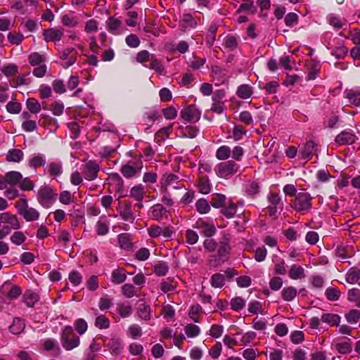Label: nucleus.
I'll return each mask as SVG.
<instances>
[{
  "label": "nucleus",
  "mask_w": 360,
  "mask_h": 360,
  "mask_svg": "<svg viewBox=\"0 0 360 360\" xmlns=\"http://www.w3.org/2000/svg\"><path fill=\"white\" fill-rule=\"evenodd\" d=\"M44 348L47 351H53L56 355L60 354V347L54 339H46L44 342Z\"/></svg>",
  "instance_id": "obj_48"
},
{
  "label": "nucleus",
  "mask_w": 360,
  "mask_h": 360,
  "mask_svg": "<svg viewBox=\"0 0 360 360\" xmlns=\"http://www.w3.org/2000/svg\"><path fill=\"white\" fill-rule=\"evenodd\" d=\"M356 140V135L351 131H342L335 137V142L337 145H350Z\"/></svg>",
  "instance_id": "obj_12"
},
{
  "label": "nucleus",
  "mask_w": 360,
  "mask_h": 360,
  "mask_svg": "<svg viewBox=\"0 0 360 360\" xmlns=\"http://www.w3.org/2000/svg\"><path fill=\"white\" fill-rule=\"evenodd\" d=\"M43 35L46 41H58L63 36V32L56 28H50L44 31Z\"/></svg>",
  "instance_id": "obj_16"
},
{
  "label": "nucleus",
  "mask_w": 360,
  "mask_h": 360,
  "mask_svg": "<svg viewBox=\"0 0 360 360\" xmlns=\"http://www.w3.org/2000/svg\"><path fill=\"white\" fill-rule=\"evenodd\" d=\"M105 345L109 348L111 354L115 355L119 354L122 349L121 341L117 338H110L108 343H105Z\"/></svg>",
  "instance_id": "obj_22"
},
{
  "label": "nucleus",
  "mask_w": 360,
  "mask_h": 360,
  "mask_svg": "<svg viewBox=\"0 0 360 360\" xmlns=\"http://www.w3.org/2000/svg\"><path fill=\"white\" fill-rule=\"evenodd\" d=\"M237 205L232 202H229L221 209V213L227 218L230 219L235 216L237 212Z\"/></svg>",
  "instance_id": "obj_33"
},
{
  "label": "nucleus",
  "mask_w": 360,
  "mask_h": 360,
  "mask_svg": "<svg viewBox=\"0 0 360 360\" xmlns=\"http://www.w3.org/2000/svg\"><path fill=\"white\" fill-rule=\"evenodd\" d=\"M198 187L201 193H209L211 191V186L208 178L207 176H201L198 181Z\"/></svg>",
  "instance_id": "obj_44"
},
{
  "label": "nucleus",
  "mask_w": 360,
  "mask_h": 360,
  "mask_svg": "<svg viewBox=\"0 0 360 360\" xmlns=\"http://www.w3.org/2000/svg\"><path fill=\"white\" fill-rule=\"evenodd\" d=\"M224 46L229 50H234L238 46L237 38L232 35H228L224 38Z\"/></svg>",
  "instance_id": "obj_56"
},
{
  "label": "nucleus",
  "mask_w": 360,
  "mask_h": 360,
  "mask_svg": "<svg viewBox=\"0 0 360 360\" xmlns=\"http://www.w3.org/2000/svg\"><path fill=\"white\" fill-rule=\"evenodd\" d=\"M22 30L25 32H33L37 30V21L32 19L23 20L20 24Z\"/></svg>",
  "instance_id": "obj_50"
},
{
  "label": "nucleus",
  "mask_w": 360,
  "mask_h": 360,
  "mask_svg": "<svg viewBox=\"0 0 360 360\" xmlns=\"http://www.w3.org/2000/svg\"><path fill=\"white\" fill-rule=\"evenodd\" d=\"M222 351V345L220 342H217L214 345H213L211 349L209 350V354L210 356L214 359H218Z\"/></svg>",
  "instance_id": "obj_64"
},
{
  "label": "nucleus",
  "mask_w": 360,
  "mask_h": 360,
  "mask_svg": "<svg viewBox=\"0 0 360 360\" xmlns=\"http://www.w3.org/2000/svg\"><path fill=\"white\" fill-rule=\"evenodd\" d=\"M25 324L20 318H14L12 324L9 327L11 333L14 335L20 334L25 329Z\"/></svg>",
  "instance_id": "obj_27"
},
{
  "label": "nucleus",
  "mask_w": 360,
  "mask_h": 360,
  "mask_svg": "<svg viewBox=\"0 0 360 360\" xmlns=\"http://www.w3.org/2000/svg\"><path fill=\"white\" fill-rule=\"evenodd\" d=\"M46 160L42 155H37L32 157L29 161V165L31 167L37 169L44 165Z\"/></svg>",
  "instance_id": "obj_55"
},
{
  "label": "nucleus",
  "mask_w": 360,
  "mask_h": 360,
  "mask_svg": "<svg viewBox=\"0 0 360 360\" xmlns=\"http://www.w3.org/2000/svg\"><path fill=\"white\" fill-rule=\"evenodd\" d=\"M26 106L30 112L33 114H37L41 110V104L34 98H29L26 101Z\"/></svg>",
  "instance_id": "obj_42"
},
{
  "label": "nucleus",
  "mask_w": 360,
  "mask_h": 360,
  "mask_svg": "<svg viewBox=\"0 0 360 360\" xmlns=\"http://www.w3.org/2000/svg\"><path fill=\"white\" fill-rule=\"evenodd\" d=\"M117 311L122 318H127L132 314V307L129 303H120Z\"/></svg>",
  "instance_id": "obj_35"
},
{
  "label": "nucleus",
  "mask_w": 360,
  "mask_h": 360,
  "mask_svg": "<svg viewBox=\"0 0 360 360\" xmlns=\"http://www.w3.org/2000/svg\"><path fill=\"white\" fill-rule=\"evenodd\" d=\"M0 221L9 224L11 229H19L20 228V223L17 216L9 212L1 213L0 214Z\"/></svg>",
  "instance_id": "obj_15"
},
{
  "label": "nucleus",
  "mask_w": 360,
  "mask_h": 360,
  "mask_svg": "<svg viewBox=\"0 0 360 360\" xmlns=\"http://www.w3.org/2000/svg\"><path fill=\"white\" fill-rule=\"evenodd\" d=\"M136 315L139 319L144 321H149L151 319L150 306L145 302L143 300H139L136 308Z\"/></svg>",
  "instance_id": "obj_13"
},
{
  "label": "nucleus",
  "mask_w": 360,
  "mask_h": 360,
  "mask_svg": "<svg viewBox=\"0 0 360 360\" xmlns=\"http://www.w3.org/2000/svg\"><path fill=\"white\" fill-rule=\"evenodd\" d=\"M210 284L213 288H221L225 284V276L224 274L216 273L210 278Z\"/></svg>",
  "instance_id": "obj_41"
},
{
  "label": "nucleus",
  "mask_w": 360,
  "mask_h": 360,
  "mask_svg": "<svg viewBox=\"0 0 360 360\" xmlns=\"http://www.w3.org/2000/svg\"><path fill=\"white\" fill-rule=\"evenodd\" d=\"M127 279L126 270L121 267H117L112 272V282L114 284H121Z\"/></svg>",
  "instance_id": "obj_21"
},
{
  "label": "nucleus",
  "mask_w": 360,
  "mask_h": 360,
  "mask_svg": "<svg viewBox=\"0 0 360 360\" xmlns=\"http://www.w3.org/2000/svg\"><path fill=\"white\" fill-rule=\"evenodd\" d=\"M178 130L182 138L194 139L199 133V129L196 127L191 125L180 126Z\"/></svg>",
  "instance_id": "obj_17"
},
{
  "label": "nucleus",
  "mask_w": 360,
  "mask_h": 360,
  "mask_svg": "<svg viewBox=\"0 0 360 360\" xmlns=\"http://www.w3.org/2000/svg\"><path fill=\"white\" fill-rule=\"evenodd\" d=\"M100 165L96 161L89 160L84 166L82 174L87 181H93L98 177Z\"/></svg>",
  "instance_id": "obj_8"
},
{
  "label": "nucleus",
  "mask_w": 360,
  "mask_h": 360,
  "mask_svg": "<svg viewBox=\"0 0 360 360\" xmlns=\"http://www.w3.org/2000/svg\"><path fill=\"white\" fill-rule=\"evenodd\" d=\"M360 279V270L352 267L349 269L346 275V281L350 284H354Z\"/></svg>",
  "instance_id": "obj_38"
},
{
  "label": "nucleus",
  "mask_w": 360,
  "mask_h": 360,
  "mask_svg": "<svg viewBox=\"0 0 360 360\" xmlns=\"http://www.w3.org/2000/svg\"><path fill=\"white\" fill-rule=\"evenodd\" d=\"M231 154V148L227 146H220L216 152V158L219 160H227Z\"/></svg>",
  "instance_id": "obj_47"
},
{
  "label": "nucleus",
  "mask_w": 360,
  "mask_h": 360,
  "mask_svg": "<svg viewBox=\"0 0 360 360\" xmlns=\"http://www.w3.org/2000/svg\"><path fill=\"white\" fill-rule=\"evenodd\" d=\"M360 91L349 90L347 92V98L349 99L350 104L355 106L360 105Z\"/></svg>",
  "instance_id": "obj_52"
},
{
  "label": "nucleus",
  "mask_w": 360,
  "mask_h": 360,
  "mask_svg": "<svg viewBox=\"0 0 360 360\" xmlns=\"http://www.w3.org/2000/svg\"><path fill=\"white\" fill-rule=\"evenodd\" d=\"M274 263V272L276 274L285 275L287 272L284 259L275 256L273 259Z\"/></svg>",
  "instance_id": "obj_34"
},
{
  "label": "nucleus",
  "mask_w": 360,
  "mask_h": 360,
  "mask_svg": "<svg viewBox=\"0 0 360 360\" xmlns=\"http://www.w3.org/2000/svg\"><path fill=\"white\" fill-rule=\"evenodd\" d=\"M199 228L200 233L209 238L215 235L217 232L214 225L204 221L199 224Z\"/></svg>",
  "instance_id": "obj_28"
},
{
  "label": "nucleus",
  "mask_w": 360,
  "mask_h": 360,
  "mask_svg": "<svg viewBox=\"0 0 360 360\" xmlns=\"http://www.w3.org/2000/svg\"><path fill=\"white\" fill-rule=\"evenodd\" d=\"M252 93V89L249 84H241L238 87L236 91V95L242 99L250 98Z\"/></svg>",
  "instance_id": "obj_29"
},
{
  "label": "nucleus",
  "mask_w": 360,
  "mask_h": 360,
  "mask_svg": "<svg viewBox=\"0 0 360 360\" xmlns=\"http://www.w3.org/2000/svg\"><path fill=\"white\" fill-rule=\"evenodd\" d=\"M60 341L63 347L65 350H72L79 345V338L75 333L73 328L70 326H66L61 334Z\"/></svg>",
  "instance_id": "obj_3"
},
{
  "label": "nucleus",
  "mask_w": 360,
  "mask_h": 360,
  "mask_svg": "<svg viewBox=\"0 0 360 360\" xmlns=\"http://www.w3.org/2000/svg\"><path fill=\"white\" fill-rule=\"evenodd\" d=\"M46 57L44 55H41L37 52L32 53L28 56V61L32 66H37L43 64L45 61Z\"/></svg>",
  "instance_id": "obj_43"
},
{
  "label": "nucleus",
  "mask_w": 360,
  "mask_h": 360,
  "mask_svg": "<svg viewBox=\"0 0 360 360\" xmlns=\"http://www.w3.org/2000/svg\"><path fill=\"white\" fill-rule=\"evenodd\" d=\"M169 271V266L165 262H158L153 266V272L158 276H164Z\"/></svg>",
  "instance_id": "obj_53"
},
{
  "label": "nucleus",
  "mask_w": 360,
  "mask_h": 360,
  "mask_svg": "<svg viewBox=\"0 0 360 360\" xmlns=\"http://www.w3.org/2000/svg\"><path fill=\"white\" fill-rule=\"evenodd\" d=\"M77 51L74 48H66L64 50L60 51L59 58L63 60L61 63L64 68H67L72 65L77 60Z\"/></svg>",
  "instance_id": "obj_7"
},
{
  "label": "nucleus",
  "mask_w": 360,
  "mask_h": 360,
  "mask_svg": "<svg viewBox=\"0 0 360 360\" xmlns=\"http://www.w3.org/2000/svg\"><path fill=\"white\" fill-rule=\"evenodd\" d=\"M143 167L142 155H136L124 163L120 171L126 179H131L140 176Z\"/></svg>",
  "instance_id": "obj_1"
},
{
  "label": "nucleus",
  "mask_w": 360,
  "mask_h": 360,
  "mask_svg": "<svg viewBox=\"0 0 360 360\" xmlns=\"http://www.w3.org/2000/svg\"><path fill=\"white\" fill-rule=\"evenodd\" d=\"M127 335L133 339L138 338L142 335L141 328L138 324H132L127 330Z\"/></svg>",
  "instance_id": "obj_61"
},
{
  "label": "nucleus",
  "mask_w": 360,
  "mask_h": 360,
  "mask_svg": "<svg viewBox=\"0 0 360 360\" xmlns=\"http://www.w3.org/2000/svg\"><path fill=\"white\" fill-rule=\"evenodd\" d=\"M22 216L27 221H37L39 218V212L33 207H28Z\"/></svg>",
  "instance_id": "obj_45"
},
{
  "label": "nucleus",
  "mask_w": 360,
  "mask_h": 360,
  "mask_svg": "<svg viewBox=\"0 0 360 360\" xmlns=\"http://www.w3.org/2000/svg\"><path fill=\"white\" fill-rule=\"evenodd\" d=\"M312 197L308 193H298L291 203L292 207L297 212H307L312 207Z\"/></svg>",
  "instance_id": "obj_4"
},
{
  "label": "nucleus",
  "mask_w": 360,
  "mask_h": 360,
  "mask_svg": "<svg viewBox=\"0 0 360 360\" xmlns=\"http://www.w3.org/2000/svg\"><path fill=\"white\" fill-rule=\"evenodd\" d=\"M39 301V295L32 290H27L22 296V302L28 307H32Z\"/></svg>",
  "instance_id": "obj_26"
},
{
  "label": "nucleus",
  "mask_w": 360,
  "mask_h": 360,
  "mask_svg": "<svg viewBox=\"0 0 360 360\" xmlns=\"http://www.w3.org/2000/svg\"><path fill=\"white\" fill-rule=\"evenodd\" d=\"M184 185L180 177L172 173H165L160 181V191L162 193H172L173 191L181 190Z\"/></svg>",
  "instance_id": "obj_2"
},
{
  "label": "nucleus",
  "mask_w": 360,
  "mask_h": 360,
  "mask_svg": "<svg viewBox=\"0 0 360 360\" xmlns=\"http://www.w3.org/2000/svg\"><path fill=\"white\" fill-rule=\"evenodd\" d=\"M121 25V20L115 17H111L107 21L108 30L114 34L117 33Z\"/></svg>",
  "instance_id": "obj_49"
},
{
  "label": "nucleus",
  "mask_w": 360,
  "mask_h": 360,
  "mask_svg": "<svg viewBox=\"0 0 360 360\" xmlns=\"http://www.w3.org/2000/svg\"><path fill=\"white\" fill-rule=\"evenodd\" d=\"M145 194L144 187L141 184L132 187L129 191V196L139 202L143 200Z\"/></svg>",
  "instance_id": "obj_24"
},
{
  "label": "nucleus",
  "mask_w": 360,
  "mask_h": 360,
  "mask_svg": "<svg viewBox=\"0 0 360 360\" xmlns=\"http://www.w3.org/2000/svg\"><path fill=\"white\" fill-rule=\"evenodd\" d=\"M345 316L348 323H356L360 319V310L352 309Z\"/></svg>",
  "instance_id": "obj_59"
},
{
  "label": "nucleus",
  "mask_w": 360,
  "mask_h": 360,
  "mask_svg": "<svg viewBox=\"0 0 360 360\" xmlns=\"http://www.w3.org/2000/svg\"><path fill=\"white\" fill-rule=\"evenodd\" d=\"M197 25V21L189 13H184L179 22V26L183 30L188 28H194Z\"/></svg>",
  "instance_id": "obj_20"
},
{
  "label": "nucleus",
  "mask_w": 360,
  "mask_h": 360,
  "mask_svg": "<svg viewBox=\"0 0 360 360\" xmlns=\"http://www.w3.org/2000/svg\"><path fill=\"white\" fill-rule=\"evenodd\" d=\"M110 185L117 193H122L124 189V181L120 175L117 173H112L109 176Z\"/></svg>",
  "instance_id": "obj_18"
},
{
  "label": "nucleus",
  "mask_w": 360,
  "mask_h": 360,
  "mask_svg": "<svg viewBox=\"0 0 360 360\" xmlns=\"http://www.w3.org/2000/svg\"><path fill=\"white\" fill-rule=\"evenodd\" d=\"M200 111L194 105H189L180 112L181 117L189 122H198L200 119Z\"/></svg>",
  "instance_id": "obj_9"
},
{
  "label": "nucleus",
  "mask_w": 360,
  "mask_h": 360,
  "mask_svg": "<svg viewBox=\"0 0 360 360\" xmlns=\"http://www.w3.org/2000/svg\"><path fill=\"white\" fill-rule=\"evenodd\" d=\"M117 240L120 248L127 250L132 248L133 243L131 242V236L129 233H124L120 234Z\"/></svg>",
  "instance_id": "obj_25"
},
{
  "label": "nucleus",
  "mask_w": 360,
  "mask_h": 360,
  "mask_svg": "<svg viewBox=\"0 0 360 360\" xmlns=\"http://www.w3.org/2000/svg\"><path fill=\"white\" fill-rule=\"evenodd\" d=\"M328 23L333 26L335 29H340L345 23V20H341L340 18L334 14H330L328 16Z\"/></svg>",
  "instance_id": "obj_57"
},
{
  "label": "nucleus",
  "mask_w": 360,
  "mask_h": 360,
  "mask_svg": "<svg viewBox=\"0 0 360 360\" xmlns=\"http://www.w3.org/2000/svg\"><path fill=\"white\" fill-rule=\"evenodd\" d=\"M148 214L151 219L160 221L167 218L168 211L162 204L157 203L150 207Z\"/></svg>",
  "instance_id": "obj_10"
},
{
  "label": "nucleus",
  "mask_w": 360,
  "mask_h": 360,
  "mask_svg": "<svg viewBox=\"0 0 360 360\" xmlns=\"http://www.w3.org/2000/svg\"><path fill=\"white\" fill-rule=\"evenodd\" d=\"M268 200L270 205L268 206V210L270 216H274L278 209H283V203L281 202L279 195L276 193H271L268 197Z\"/></svg>",
  "instance_id": "obj_11"
},
{
  "label": "nucleus",
  "mask_w": 360,
  "mask_h": 360,
  "mask_svg": "<svg viewBox=\"0 0 360 360\" xmlns=\"http://www.w3.org/2000/svg\"><path fill=\"white\" fill-rule=\"evenodd\" d=\"M195 208L198 212L204 214L210 211V205L205 198H200L195 202Z\"/></svg>",
  "instance_id": "obj_39"
},
{
  "label": "nucleus",
  "mask_w": 360,
  "mask_h": 360,
  "mask_svg": "<svg viewBox=\"0 0 360 360\" xmlns=\"http://www.w3.org/2000/svg\"><path fill=\"white\" fill-rule=\"evenodd\" d=\"M56 195L51 187L44 186L37 192V200L45 208H49L55 202Z\"/></svg>",
  "instance_id": "obj_6"
},
{
  "label": "nucleus",
  "mask_w": 360,
  "mask_h": 360,
  "mask_svg": "<svg viewBox=\"0 0 360 360\" xmlns=\"http://www.w3.org/2000/svg\"><path fill=\"white\" fill-rule=\"evenodd\" d=\"M120 217L126 221L133 223L134 220V214L131 210V203L129 202H124L120 204L118 207Z\"/></svg>",
  "instance_id": "obj_14"
},
{
  "label": "nucleus",
  "mask_w": 360,
  "mask_h": 360,
  "mask_svg": "<svg viewBox=\"0 0 360 360\" xmlns=\"http://www.w3.org/2000/svg\"><path fill=\"white\" fill-rule=\"evenodd\" d=\"M26 238V236L22 231H15L11 236L10 239L13 244L20 245L25 241Z\"/></svg>",
  "instance_id": "obj_63"
},
{
  "label": "nucleus",
  "mask_w": 360,
  "mask_h": 360,
  "mask_svg": "<svg viewBox=\"0 0 360 360\" xmlns=\"http://www.w3.org/2000/svg\"><path fill=\"white\" fill-rule=\"evenodd\" d=\"M289 277L293 280L301 279L304 277V269L302 266L293 264L288 272Z\"/></svg>",
  "instance_id": "obj_30"
},
{
  "label": "nucleus",
  "mask_w": 360,
  "mask_h": 360,
  "mask_svg": "<svg viewBox=\"0 0 360 360\" xmlns=\"http://www.w3.org/2000/svg\"><path fill=\"white\" fill-rule=\"evenodd\" d=\"M240 166L233 160L220 162L214 168L216 174L223 179H229L236 174Z\"/></svg>",
  "instance_id": "obj_5"
},
{
  "label": "nucleus",
  "mask_w": 360,
  "mask_h": 360,
  "mask_svg": "<svg viewBox=\"0 0 360 360\" xmlns=\"http://www.w3.org/2000/svg\"><path fill=\"white\" fill-rule=\"evenodd\" d=\"M297 295V289L292 286L284 288L281 291L282 298L286 302L292 301Z\"/></svg>",
  "instance_id": "obj_36"
},
{
  "label": "nucleus",
  "mask_w": 360,
  "mask_h": 360,
  "mask_svg": "<svg viewBox=\"0 0 360 360\" xmlns=\"http://www.w3.org/2000/svg\"><path fill=\"white\" fill-rule=\"evenodd\" d=\"M211 205L214 208H221L226 204V196L220 193H214L212 195Z\"/></svg>",
  "instance_id": "obj_40"
},
{
  "label": "nucleus",
  "mask_w": 360,
  "mask_h": 360,
  "mask_svg": "<svg viewBox=\"0 0 360 360\" xmlns=\"http://www.w3.org/2000/svg\"><path fill=\"white\" fill-rule=\"evenodd\" d=\"M22 179V175L20 172L16 171H11L6 173V181L8 185L11 187L17 185Z\"/></svg>",
  "instance_id": "obj_23"
},
{
  "label": "nucleus",
  "mask_w": 360,
  "mask_h": 360,
  "mask_svg": "<svg viewBox=\"0 0 360 360\" xmlns=\"http://www.w3.org/2000/svg\"><path fill=\"white\" fill-rule=\"evenodd\" d=\"M327 299L330 301H336L340 298V292L335 288H328L325 292Z\"/></svg>",
  "instance_id": "obj_62"
},
{
  "label": "nucleus",
  "mask_w": 360,
  "mask_h": 360,
  "mask_svg": "<svg viewBox=\"0 0 360 360\" xmlns=\"http://www.w3.org/2000/svg\"><path fill=\"white\" fill-rule=\"evenodd\" d=\"M334 347L338 352L342 354H349L352 351V345L349 342H336Z\"/></svg>",
  "instance_id": "obj_51"
},
{
  "label": "nucleus",
  "mask_w": 360,
  "mask_h": 360,
  "mask_svg": "<svg viewBox=\"0 0 360 360\" xmlns=\"http://www.w3.org/2000/svg\"><path fill=\"white\" fill-rule=\"evenodd\" d=\"M316 151V144L314 141H307L302 151L304 158L309 159Z\"/></svg>",
  "instance_id": "obj_37"
},
{
  "label": "nucleus",
  "mask_w": 360,
  "mask_h": 360,
  "mask_svg": "<svg viewBox=\"0 0 360 360\" xmlns=\"http://www.w3.org/2000/svg\"><path fill=\"white\" fill-rule=\"evenodd\" d=\"M185 333L188 338H195L200 334V328L194 324H188L184 328Z\"/></svg>",
  "instance_id": "obj_58"
},
{
  "label": "nucleus",
  "mask_w": 360,
  "mask_h": 360,
  "mask_svg": "<svg viewBox=\"0 0 360 360\" xmlns=\"http://www.w3.org/2000/svg\"><path fill=\"white\" fill-rule=\"evenodd\" d=\"M307 65L308 75L307 79V80H314L316 78L318 73L320 72L321 65L319 62L316 61L314 59H311Z\"/></svg>",
  "instance_id": "obj_19"
},
{
  "label": "nucleus",
  "mask_w": 360,
  "mask_h": 360,
  "mask_svg": "<svg viewBox=\"0 0 360 360\" xmlns=\"http://www.w3.org/2000/svg\"><path fill=\"white\" fill-rule=\"evenodd\" d=\"M176 285V283L174 282L173 280L170 278H167L166 280H163L160 283V288L163 292L166 293L175 290Z\"/></svg>",
  "instance_id": "obj_46"
},
{
  "label": "nucleus",
  "mask_w": 360,
  "mask_h": 360,
  "mask_svg": "<svg viewBox=\"0 0 360 360\" xmlns=\"http://www.w3.org/2000/svg\"><path fill=\"white\" fill-rule=\"evenodd\" d=\"M341 320V317L336 314H323L321 316V321L323 323H328L330 326H338Z\"/></svg>",
  "instance_id": "obj_31"
},
{
  "label": "nucleus",
  "mask_w": 360,
  "mask_h": 360,
  "mask_svg": "<svg viewBox=\"0 0 360 360\" xmlns=\"http://www.w3.org/2000/svg\"><path fill=\"white\" fill-rule=\"evenodd\" d=\"M245 301L241 297H236L231 299L230 302L231 307L234 311H240L245 307Z\"/></svg>",
  "instance_id": "obj_60"
},
{
  "label": "nucleus",
  "mask_w": 360,
  "mask_h": 360,
  "mask_svg": "<svg viewBox=\"0 0 360 360\" xmlns=\"http://www.w3.org/2000/svg\"><path fill=\"white\" fill-rule=\"evenodd\" d=\"M110 320L105 315H99L96 318L95 326L99 329H107L110 327Z\"/></svg>",
  "instance_id": "obj_54"
},
{
  "label": "nucleus",
  "mask_w": 360,
  "mask_h": 360,
  "mask_svg": "<svg viewBox=\"0 0 360 360\" xmlns=\"http://www.w3.org/2000/svg\"><path fill=\"white\" fill-rule=\"evenodd\" d=\"M24 156L23 152L20 149H11L8 150L6 155V160L8 162H20Z\"/></svg>",
  "instance_id": "obj_32"
}]
</instances>
